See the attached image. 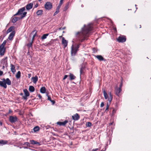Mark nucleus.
<instances>
[{"mask_svg":"<svg viewBox=\"0 0 151 151\" xmlns=\"http://www.w3.org/2000/svg\"><path fill=\"white\" fill-rule=\"evenodd\" d=\"M92 25V24L90 23L86 27V25L84 24L83 27L81 29V31L76 33V37L81 42H83L86 39V37H88V35L89 32L93 29Z\"/></svg>","mask_w":151,"mask_h":151,"instance_id":"nucleus-1","label":"nucleus"},{"mask_svg":"<svg viewBox=\"0 0 151 151\" xmlns=\"http://www.w3.org/2000/svg\"><path fill=\"white\" fill-rule=\"evenodd\" d=\"M103 93L105 99H107L109 102V103H107L106 108L105 111V112L107 113V110L109 108V105L112 99L113 96L111 92L109 93V95L108 96L106 92L104 90L103 91Z\"/></svg>","mask_w":151,"mask_h":151,"instance_id":"nucleus-2","label":"nucleus"},{"mask_svg":"<svg viewBox=\"0 0 151 151\" xmlns=\"http://www.w3.org/2000/svg\"><path fill=\"white\" fill-rule=\"evenodd\" d=\"M2 81H0V86L4 87V88H7V84L8 85H10L11 84V82L9 78L5 79L3 78L1 79Z\"/></svg>","mask_w":151,"mask_h":151,"instance_id":"nucleus-3","label":"nucleus"},{"mask_svg":"<svg viewBox=\"0 0 151 151\" xmlns=\"http://www.w3.org/2000/svg\"><path fill=\"white\" fill-rule=\"evenodd\" d=\"M81 45V44L79 43L78 44H75L74 45H73L72 46L71 50V54L72 56H74L76 55L78 50V48Z\"/></svg>","mask_w":151,"mask_h":151,"instance_id":"nucleus-4","label":"nucleus"},{"mask_svg":"<svg viewBox=\"0 0 151 151\" xmlns=\"http://www.w3.org/2000/svg\"><path fill=\"white\" fill-rule=\"evenodd\" d=\"M52 7V4L50 2H47L45 5V8L48 10L51 9Z\"/></svg>","mask_w":151,"mask_h":151,"instance_id":"nucleus-5","label":"nucleus"},{"mask_svg":"<svg viewBox=\"0 0 151 151\" xmlns=\"http://www.w3.org/2000/svg\"><path fill=\"white\" fill-rule=\"evenodd\" d=\"M17 118L16 116H10L9 117V121L11 123H13L17 121Z\"/></svg>","mask_w":151,"mask_h":151,"instance_id":"nucleus-6","label":"nucleus"},{"mask_svg":"<svg viewBox=\"0 0 151 151\" xmlns=\"http://www.w3.org/2000/svg\"><path fill=\"white\" fill-rule=\"evenodd\" d=\"M117 40L119 42H125L126 40V38L125 36H120L117 39Z\"/></svg>","mask_w":151,"mask_h":151,"instance_id":"nucleus-7","label":"nucleus"},{"mask_svg":"<svg viewBox=\"0 0 151 151\" xmlns=\"http://www.w3.org/2000/svg\"><path fill=\"white\" fill-rule=\"evenodd\" d=\"M25 10V8L24 7H23L21 9H19L17 12L15 14L14 16H17V15H20Z\"/></svg>","mask_w":151,"mask_h":151,"instance_id":"nucleus-8","label":"nucleus"},{"mask_svg":"<svg viewBox=\"0 0 151 151\" xmlns=\"http://www.w3.org/2000/svg\"><path fill=\"white\" fill-rule=\"evenodd\" d=\"M122 91V89L120 88H117L116 87L115 88V91L116 94L118 96H119L120 95V93Z\"/></svg>","mask_w":151,"mask_h":151,"instance_id":"nucleus-9","label":"nucleus"},{"mask_svg":"<svg viewBox=\"0 0 151 151\" xmlns=\"http://www.w3.org/2000/svg\"><path fill=\"white\" fill-rule=\"evenodd\" d=\"M72 118L74 120L76 121L79 119L80 116L78 114L76 113L72 116Z\"/></svg>","mask_w":151,"mask_h":151,"instance_id":"nucleus-10","label":"nucleus"},{"mask_svg":"<svg viewBox=\"0 0 151 151\" xmlns=\"http://www.w3.org/2000/svg\"><path fill=\"white\" fill-rule=\"evenodd\" d=\"M1 62L2 65H4L6 66H7V59L6 58L2 59Z\"/></svg>","mask_w":151,"mask_h":151,"instance_id":"nucleus-11","label":"nucleus"},{"mask_svg":"<svg viewBox=\"0 0 151 151\" xmlns=\"http://www.w3.org/2000/svg\"><path fill=\"white\" fill-rule=\"evenodd\" d=\"M85 66L84 64H82L81 65V67L80 68V77L81 75L83 74V70L85 69Z\"/></svg>","mask_w":151,"mask_h":151,"instance_id":"nucleus-12","label":"nucleus"},{"mask_svg":"<svg viewBox=\"0 0 151 151\" xmlns=\"http://www.w3.org/2000/svg\"><path fill=\"white\" fill-rule=\"evenodd\" d=\"M33 6V4L32 3H30L26 5V8L27 10H29L32 8Z\"/></svg>","mask_w":151,"mask_h":151,"instance_id":"nucleus-13","label":"nucleus"},{"mask_svg":"<svg viewBox=\"0 0 151 151\" xmlns=\"http://www.w3.org/2000/svg\"><path fill=\"white\" fill-rule=\"evenodd\" d=\"M15 34L14 31H12V32L9 35L8 39L10 40H12Z\"/></svg>","mask_w":151,"mask_h":151,"instance_id":"nucleus-14","label":"nucleus"},{"mask_svg":"<svg viewBox=\"0 0 151 151\" xmlns=\"http://www.w3.org/2000/svg\"><path fill=\"white\" fill-rule=\"evenodd\" d=\"M68 122L67 120H65L64 122H57V124L60 126H64Z\"/></svg>","mask_w":151,"mask_h":151,"instance_id":"nucleus-15","label":"nucleus"},{"mask_svg":"<svg viewBox=\"0 0 151 151\" xmlns=\"http://www.w3.org/2000/svg\"><path fill=\"white\" fill-rule=\"evenodd\" d=\"M62 43L65 46V47H66L68 45V42L65 39L64 37H63L62 39Z\"/></svg>","mask_w":151,"mask_h":151,"instance_id":"nucleus-16","label":"nucleus"},{"mask_svg":"<svg viewBox=\"0 0 151 151\" xmlns=\"http://www.w3.org/2000/svg\"><path fill=\"white\" fill-rule=\"evenodd\" d=\"M31 79L34 83H36L38 81V77L37 76H35L34 77H32L31 78Z\"/></svg>","mask_w":151,"mask_h":151,"instance_id":"nucleus-17","label":"nucleus"},{"mask_svg":"<svg viewBox=\"0 0 151 151\" xmlns=\"http://www.w3.org/2000/svg\"><path fill=\"white\" fill-rule=\"evenodd\" d=\"M21 19V17H16L13 18L12 19V22L14 23H15L17 21L20 20Z\"/></svg>","mask_w":151,"mask_h":151,"instance_id":"nucleus-18","label":"nucleus"},{"mask_svg":"<svg viewBox=\"0 0 151 151\" xmlns=\"http://www.w3.org/2000/svg\"><path fill=\"white\" fill-rule=\"evenodd\" d=\"M96 57L100 61L104 60L103 57L101 55H97L96 56Z\"/></svg>","mask_w":151,"mask_h":151,"instance_id":"nucleus-19","label":"nucleus"},{"mask_svg":"<svg viewBox=\"0 0 151 151\" xmlns=\"http://www.w3.org/2000/svg\"><path fill=\"white\" fill-rule=\"evenodd\" d=\"M11 71L13 73H14L16 72V70L14 66L12 64H11Z\"/></svg>","mask_w":151,"mask_h":151,"instance_id":"nucleus-20","label":"nucleus"},{"mask_svg":"<svg viewBox=\"0 0 151 151\" xmlns=\"http://www.w3.org/2000/svg\"><path fill=\"white\" fill-rule=\"evenodd\" d=\"M14 26H11L7 30L6 33L7 34L12 32L14 29Z\"/></svg>","mask_w":151,"mask_h":151,"instance_id":"nucleus-21","label":"nucleus"},{"mask_svg":"<svg viewBox=\"0 0 151 151\" xmlns=\"http://www.w3.org/2000/svg\"><path fill=\"white\" fill-rule=\"evenodd\" d=\"M7 141L6 140H0V145L6 144H7Z\"/></svg>","mask_w":151,"mask_h":151,"instance_id":"nucleus-22","label":"nucleus"},{"mask_svg":"<svg viewBox=\"0 0 151 151\" xmlns=\"http://www.w3.org/2000/svg\"><path fill=\"white\" fill-rule=\"evenodd\" d=\"M49 34H44L41 37V39L42 40H44L47 38V36H48L49 35Z\"/></svg>","mask_w":151,"mask_h":151,"instance_id":"nucleus-23","label":"nucleus"},{"mask_svg":"<svg viewBox=\"0 0 151 151\" xmlns=\"http://www.w3.org/2000/svg\"><path fill=\"white\" fill-rule=\"evenodd\" d=\"M24 92V93L25 95L28 96L29 95V93L28 91L26 89H25L23 90Z\"/></svg>","mask_w":151,"mask_h":151,"instance_id":"nucleus-24","label":"nucleus"},{"mask_svg":"<svg viewBox=\"0 0 151 151\" xmlns=\"http://www.w3.org/2000/svg\"><path fill=\"white\" fill-rule=\"evenodd\" d=\"M46 91L45 88L44 87H42L40 89V92L44 93H45Z\"/></svg>","mask_w":151,"mask_h":151,"instance_id":"nucleus-25","label":"nucleus"},{"mask_svg":"<svg viewBox=\"0 0 151 151\" xmlns=\"http://www.w3.org/2000/svg\"><path fill=\"white\" fill-rule=\"evenodd\" d=\"M70 79L71 80L75 79L76 77L72 74L70 73L69 75Z\"/></svg>","mask_w":151,"mask_h":151,"instance_id":"nucleus-26","label":"nucleus"},{"mask_svg":"<svg viewBox=\"0 0 151 151\" xmlns=\"http://www.w3.org/2000/svg\"><path fill=\"white\" fill-rule=\"evenodd\" d=\"M43 12L42 10H38L36 12V14L38 16L41 15L42 14Z\"/></svg>","mask_w":151,"mask_h":151,"instance_id":"nucleus-27","label":"nucleus"},{"mask_svg":"<svg viewBox=\"0 0 151 151\" xmlns=\"http://www.w3.org/2000/svg\"><path fill=\"white\" fill-rule=\"evenodd\" d=\"M35 88L32 86H30L29 87V90L31 92H33L35 91Z\"/></svg>","mask_w":151,"mask_h":151,"instance_id":"nucleus-28","label":"nucleus"},{"mask_svg":"<svg viewBox=\"0 0 151 151\" xmlns=\"http://www.w3.org/2000/svg\"><path fill=\"white\" fill-rule=\"evenodd\" d=\"M40 127L38 126H36L34 127L33 129L34 132H35L38 131L40 130Z\"/></svg>","mask_w":151,"mask_h":151,"instance_id":"nucleus-29","label":"nucleus"},{"mask_svg":"<svg viewBox=\"0 0 151 151\" xmlns=\"http://www.w3.org/2000/svg\"><path fill=\"white\" fill-rule=\"evenodd\" d=\"M30 143L32 145H37L39 144V143L36 141H35L34 140H32L30 141Z\"/></svg>","mask_w":151,"mask_h":151,"instance_id":"nucleus-30","label":"nucleus"},{"mask_svg":"<svg viewBox=\"0 0 151 151\" xmlns=\"http://www.w3.org/2000/svg\"><path fill=\"white\" fill-rule=\"evenodd\" d=\"M21 77V72L20 71H18L16 75V78H19Z\"/></svg>","mask_w":151,"mask_h":151,"instance_id":"nucleus-31","label":"nucleus"},{"mask_svg":"<svg viewBox=\"0 0 151 151\" xmlns=\"http://www.w3.org/2000/svg\"><path fill=\"white\" fill-rule=\"evenodd\" d=\"M53 43V40H51L49 42L47 43L46 45L47 46H50L52 45Z\"/></svg>","mask_w":151,"mask_h":151,"instance_id":"nucleus-32","label":"nucleus"},{"mask_svg":"<svg viewBox=\"0 0 151 151\" xmlns=\"http://www.w3.org/2000/svg\"><path fill=\"white\" fill-rule=\"evenodd\" d=\"M69 2H68L65 5L64 8V11H66L69 8Z\"/></svg>","mask_w":151,"mask_h":151,"instance_id":"nucleus-33","label":"nucleus"},{"mask_svg":"<svg viewBox=\"0 0 151 151\" xmlns=\"http://www.w3.org/2000/svg\"><path fill=\"white\" fill-rule=\"evenodd\" d=\"M27 14V12H24L22 14V15L21 16V19H22L24 17L26 16V14Z\"/></svg>","mask_w":151,"mask_h":151,"instance_id":"nucleus-34","label":"nucleus"},{"mask_svg":"<svg viewBox=\"0 0 151 151\" xmlns=\"http://www.w3.org/2000/svg\"><path fill=\"white\" fill-rule=\"evenodd\" d=\"M59 8L57 7L56 10V12L54 13L53 14V16H55L59 12Z\"/></svg>","mask_w":151,"mask_h":151,"instance_id":"nucleus-35","label":"nucleus"},{"mask_svg":"<svg viewBox=\"0 0 151 151\" xmlns=\"http://www.w3.org/2000/svg\"><path fill=\"white\" fill-rule=\"evenodd\" d=\"M6 40H4L3 42L2 43V44L0 46V47H4V46L5 45L6 43Z\"/></svg>","mask_w":151,"mask_h":151,"instance_id":"nucleus-36","label":"nucleus"},{"mask_svg":"<svg viewBox=\"0 0 151 151\" xmlns=\"http://www.w3.org/2000/svg\"><path fill=\"white\" fill-rule=\"evenodd\" d=\"M91 126V123L90 122H88L86 124V126L87 127H90Z\"/></svg>","mask_w":151,"mask_h":151,"instance_id":"nucleus-37","label":"nucleus"},{"mask_svg":"<svg viewBox=\"0 0 151 151\" xmlns=\"http://www.w3.org/2000/svg\"><path fill=\"white\" fill-rule=\"evenodd\" d=\"M35 32V34L33 35V37H35V36H36V34H37V30H34V31H33L32 32V33L34 32Z\"/></svg>","mask_w":151,"mask_h":151,"instance_id":"nucleus-38","label":"nucleus"},{"mask_svg":"<svg viewBox=\"0 0 151 151\" xmlns=\"http://www.w3.org/2000/svg\"><path fill=\"white\" fill-rule=\"evenodd\" d=\"M63 2H62V1H60L59 4V5L57 7V8H59V9H60V8L61 5L63 4Z\"/></svg>","mask_w":151,"mask_h":151,"instance_id":"nucleus-39","label":"nucleus"},{"mask_svg":"<svg viewBox=\"0 0 151 151\" xmlns=\"http://www.w3.org/2000/svg\"><path fill=\"white\" fill-rule=\"evenodd\" d=\"M33 41H32L31 42H30L29 43H28L27 45V46L29 47H31L32 46V43Z\"/></svg>","mask_w":151,"mask_h":151,"instance_id":"nucleus-40","label":"nucleus"},{"mask_svg":"<svg viewBox=\"0 0 151 151\" xmlns=\"http://www.w3.org/2000/svg\"><path fill=\"white\" fill-rule=\"evenodd\" d=\"M27 96L25 95L24 96H23V98L24 99V100H27Z\"/></svg>","mask_w":151,"mask_h":151,"instance_id":"nucleus-41","label":"nucleus"},{"mask_svg":"<svg viewBox=\"0 0 151 151\" xmlns=\"http://www.w3.org/2000/svg\"><path fill=\"white\" fill-rule=\"evenodd\" d=\"M47 97H48V98H47L48 100L50 101H51V98L50 96L49 95H48L47 94Z\"/></svg>","mask_w":151,"mask_h":151,"instance_id":"nucleus-42","label":"nucleus"},{"mask_svg":"<svg viewBox=\"0 0 151 151\" xmlns=\"http://www.w3.org/2000/svg\"><path fill=\"white\" fill-rule=\"evenodd\" d=\"M116 110L115 109H113L112 111L113 115L114 114L116 113Z\"/></svg>","mask_w":151,"mask_h":151,"instance_id":"nucleus-43","label":"nucleus"},{"mask_svg":"<svg viewBox=\"0 0 151 151\" xmlns=\"http://www.w3.org/2000/svg\"><path fill=\"white\" fill-rule=\"evenodd\" d=\"M24 145H25L28 146H29L30 144L28 142H26L24 143Z\"/></svg>","mask_w":151,"mask_h":151,"instance_id":"nucleus-44","label":"nucleus"},{"mask_svg":"<svg viewBox=\"0 0 151 151\" xmlns=\"http://www.w3.org/2000/svg\"><path fill=\"white\" fill-rule=\"evenodd\" d=\"M104 105V103L103 102H102L101 104V105H100V106L101 107H103Z\"/></svg>","mask_w":151,"mask_h":151,"instance_id":"nucleus-45","label":"nucleus"},{"mask_svg":"<svg viewBox=\"0 0 151 151\" xmlns=\"http://www.w3.org/2000/svg\"><path fill=\"white\" fill-rule=\"evenodd\" d=\"M68 77V76L67 75H65L63 78V80H65L66 78H67V77Z\"/></svg>","mask_w":151,"mask_h":151,"instance_id":"nucleus-46","label":"nucleus"},{"mask_svg":"<svg viewBox=\"0 0 151 151\" xmlns=\"http://www.w3.org/2000/svg\"><path fill=\"white\" fill-rule=\"evenodd\" d=\"M37 96L40 99H41L42 97L39 94L37 95Z\"/></svg>","mask_w":151,"mask_h":151,"instance_id":"nucleus-47","label":"nucleus"},{"mask_svg":"<svg viewBox=\"0 0 151 151\" xmlns=\"http://www.w3.org/2000/svg\"><path fill=\"white\" fill-rule=\"evenodd\" d=\"M107 146H108V145H106V146L105 147V150H101V151H105L106 150V149L107 147Z\"/></svg>","mask_w":151,"mask_h":151,"instance_id":"nucleus-48","label":"nucleus"},{"mask_svg":"<svg viewBox=\"0 0 151 151\" xmlns=\"http://www.w3.org/2000/svg\"><path fill=\"white\" fill-rule=\"evenodd\" d=\"M50 101L53 104H54L55 103V102L54 101L52 100L51 101Z\"/></svg>","mask_w":151,"mask_h":151,"instance_id":"nucleus-49","label":"nucleus"},{"mask_svg":"<svg viewBox=\"0 0 151 151\" xmlns=\"http://www.w3.org/2000/svg\"><path fill=\"white\" fill-rule=\"evenodd\" d=\"M3 72L2 71L0 70V76H1L3 74Z\"/></svg>","mask_w":151,"mask_h":151,"instance_id":"nucleus-50","label":"nucleus"},{"mask_svg":"<svg viewBox=\"0 0 151 151\" xmlns=\"http://www.w3.org/2000/svg\"><path fill=\"white\" fill-rule=\"evenodd\" d=\"M99 149L98 148H96L95 149H94L92 150V151H97L98 150H99Z\"/></svg>","mask_w":151,"mask_h":151,"instance_id":"nucleus-51","label":"nucleus"},{"mask_svg":"<svg viewBox=\"0 0 151 151\" xmlns=\"http://www.w3.org/2000/svg\"><path fill=\"white\" fill-rule=\"evenodd\" d=\"M122 82H121V83L120 84V85L119 87V88H121V89H122Z\"/></svg>","mask_w":151,"mask_h":151,"instance_id":"nucleus-52","label":"nucleus"},{"mask_svg":"<svg viewBox=\"0 0 151 151\" xmlns=\"http://www.w3.org/2000/svg\"><path fill=\"white\" fill-rule=\"evenodd\" d=\"M12 110L10 109H9V112L8 114H9L11 113H12Z\"/></svg>","mask_w":151,"mask_h":151,"instance_id":"nucleus-53","label":"nucleus"},{"mask_svg":"<svg viewBox=\"0 0 151 151\" xmlns=\"http://www.w3.org/2000/svg\"><path fill=\"white\" fill-rule=\"evenodd\" d=\"M65 27H63V28H62V27H60L59 28V29L60 30H61V29H65Z\"/></svg>","mask_w":151,"mask_h":151,"instance_id":"nucleus-54","label":"nucleus"},{"mask_svg":"<svg viewBox=\"0 0 151 151\" xmlns=\"http://www.w3.org/2000/svg\"><path fill=\"white\" fill-rule=\"evenodd\" d=\"M38 6V4H37L35 5V7L36 8Z\"/></svg>","mask_w":151,"mask_h":151,"instance_id":"nucleus-55","label":"nucleus"},{"mask_svg":"<svg viewBox=\"0 0 151 151\" xmlns=\"http://www.w3.org/2000/svg\"><path fill=\"white\" fill-rule=\"evenodd\" d=\"M2 69H4L5 68V67H7V66H5L4 65H2Z\"/></svg>","mask_w":151,"mask_h":151,"instance_id":"nucleus-56","label":"nucleus"},{"mask_svg":"<svg viewBox=\"0 0 151 151\" xmlns=\"http://www.w3.org/2000/svg\"><path fill=\"white\" fill-rule=\"evenodd\" d=\"M2 122L0 121V125L1 126L2 125Z\"/></svg>","mask_w":151,"mask_h":151,"instance_id":"nucleus-57","label":"nucleus"},{"mask_svg":"<svg viewBox=\"0 0 151 151\" xmlns=\"http://www.w3.org/2000/svg\"><path fill=\"white\" fill-rule=\"evenodd\" d=\"M20 95H23V93H20Z\"/></svg>","mask_w":151,"mask_h":151,"instance_id":"nucleus-58","label":"nucleus"},{"mask_svg":"<svg viewBox=\"0 0 151 151\" xmlns=\"http://www.w3.org/2000/svg\"><path fill=\"white\" fill-rule=\"evenodd\" d=\"M34 38H35V37H32V40H33H33H34Z\"/></svg>","mask_w":151,"mask_h":151,"instance_id":"nucleus-59","label":"nucleus"},{"mask_svg":"<svg viewBox=\"0 0 151 151\" xmlns=\"http://www.w3.org/2000/svg\"><path fill=\"white\" fill-rule=\"evenodd\" d=\"M24 147L25 149L27 148V147Z\"/></svg>","mask_w":151,"mask_h":151,"instance_id":"nucleus-60","label":"nucleus"},{"mask_svg":"<svg viewBox=\"0 0 151 151\" xmlns=\"http://www.w3.org/2000/svg\"><path fill=\"white\" fill-rule=\"evenodd\" d=\"M64 0H60V1L63 2V1Z\"/></svg>","mask_w":151,"mask_h":151,"instance_id":"nucleus-61","label":"nucleus"},{"mask_svg":"<svg viewBox=\"0 0 151 151\" xmlns=\"http://www.w3.org/2000/svg\"><path fill=\"white\" fill-rule=\"evenodd\" d=\"M42 0H38V1H42Z\"/></svg>","mask_w":151,"mask_h":151,"instance_id":"nucleus-62","label":"nucleus"},{"mask_svg":"<svg viewBox=\"0 0 151 151\" xmlns=\"http://www.w3.org/2000/svg\"><path fill=\"white\" fill-rule=\"evenodd\" d=\"M135 6H137V5L136 4L135 5Z\"/></svg>","mask_w":151,"mask_h":151,"instance_id":"nucleus-63","label":"nucleus"},{"mask_svg":"<svg viewBox=\"0 0 151 151\" xmlns=\"http://www.w3.org/2000/svg\"><path fill=\"white\" fill-rule=\"evenodd\" d=\"M110 124H112V123H111Z\"/></svg>","mask_w":151,"mask_h":151,"instance_id":"nucleus-64","label":"nucleus"}]
</instances>
